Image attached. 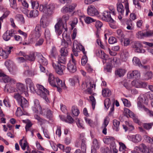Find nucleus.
I'll return each mask as SVG.
<instances>
[{"mask_svg":"<svg viewBox=\"0 0 153 153\" xmlns=\"http://www.w3.org/2000/svg\"><path fill=\"white\" fill-rule=\"evenodd\" d=\"M122 100L125 106L127 107H129L131 106V103L128 100L126 99H123Z\"/></svg>","mask_w":153,"mask_h":153,"instance_id":"obj_56","label":"nucleus"},{"mask_svg":"<svg viewBox=\"0 0 153 153\" xmlns=\"http://www.w3.org/2000/svg\"><path fill=\"white\" fill-rule=\"evenodd\" d=\"M142 47V45L139 42H135L132 44L133 48L135 49V52L138 53H142L143 51L144 52V50H142L141 49Z\"/></svg>","mask_w":153,"mask_h":153,"instance_id":"obj_15","label":"nucleus"},{"mask_svg":"<svg viewBox=\"0 0 153 153\" xmlns=\"http://www.w3.org/2000/svg\"><path fill=\"white\" fill-rule=\"evenodd\" d=\"M125 123L126 124L127 126L128 130L129 131H132L134 129V127L131 123H130L129 122L127 121L125 122Z\"/></svg>","mask_w":153,"mask_h":153,"instance_id":"obj_46","label":"nucleus"},{"mask_svg":"<svg viewBox=\"0 0 153 153\" xmlns=\"http://www.w3.org/2000/svg\"><path fill=\"white\" fill-rule=\"evenodd\" d=\"M90 101L92 103V107L93 109H94L95 107V105L96 103L95 99L93 96H91L89 97Z\"/></svg>","mask_w":153,"mask_h":153,"instance_id":"obj_48","label":"nucleus"},{"mask_svg":"<svg viewBox=\"0 0 153 153\" xmlns=\"http://www.w3.org/2000/svg\"><path fill=\"white\" fill-rule=\"evenodd\" d=\"M71 57L72 59L70 60L68 63L67 68L70 72L73 73L76 71L77 68L76 61L74 59L72 54H71Z\"/></svg>","mask_w":153,"mask_h":153,"instance_id":"obj_3","label":"nucleus"},{"mask_svg":"<svg viewBox=\"0 0 153 153\" xmlns=\"http://www.w3.org/2000/svg\"><path fill=\"white\" fill-rule=\"evenodd\" d=\"M102 19L103 20L110 23H114V20L111 18L110 12L108 11H105L102 13Z\"/></svg>","mask_w":153,"mask_h":153,"instance_id":"obj_8","label":"nucleus"},{"mask_svg":"<svg viewBox=\"0 0 153 153\" xmlns=\"http://www.w3.org/2000/svg\"><path fill=\"white\" fill-rule=\"evenodd\" d=\"M117 10L118 12L121 14H123L124 10L123 6L121 3L117 2Z\"/></svg>","mask_w":153,"mask_h":153,"instance_id":"obj_26","label":"nucleus"},{"mask_svg":"<svg viewBox=\"0 0 153 153\" xmlns=\"http://www.w3.org/2000/svg\"><path fill=\"white\" fill-rule=\"evenodd\" d=\"M51 55L53 57H55L57 55V53L56 51V48L53 46L52 47L51 50Z\"/></svg>","mask_w":153,"mask_h":153,"instance_id":"obj_57","label":"nucleus"},{"mask_svg":"<svg viewBox=\"0 0 153 153\" xmlns=\"http://www.w3.org/2000/svg\"><path fill=\"white\" fill-rule=\"evenodd\" d=\"M10 3V6L12 8L15 9H17V7L16 4V0H9Z\"/></svg>","mask_w":153,"mask_h":153,"instance_id":"obj_42","label":"nucleus"},{"mask_svg":"<svg viewBox=\"0 0 153 153\" xmlns=\"http://www.w3.org/2000/svg\"><path fill=\"white\" fill-rule=\"evenodd\" d=\"M152 76V73L151 72H147L145 75V79H149Z\"/></svg>","mask_w":153,"mask_h":153,"instance_id":"obj_62","label":"nucleus"},{"mask_svg":"<svg viewBox=\"0 0 153 153\" xmlns=\"http://www.w3.org/2000/svg\"><path fill=\"white\" fill-rule=\"evenodd\" d=\"M137 108L139 110L142 111H145L146 113L148 112L149 109L142 104H137Z\"/></svg>","mask_w":153,"mask_h":153,"instance_id":"obj_36","label":"nucleus"},{"mask_svg":"<svg viewBox=\"0 0 153 153\" xmlns=\"http://www.w3.org/2000/svg\"><path fill=\"white\" fill-rule=\"evenodd\" d=\"M136 36L139 39H141L143 37H145V33H143V32L141 31L138 32L136 34Z\"/></svg>","mask_w":153,"mask_h":153,"instance_id":"obj_60","label":"nucleus"},{"mask_svg":"<svg viewBox=\"0 0 153 153\" xmlns=\"http://www.w3.org/2000/svg\"><path fill=\"white\" fill-rule=\"evenodd\" d=\"M19 143L20 145L23 150H25L26 147L27 149L29 148L27 142L26 140H24V137L20 140Z\"/></svg>","mask_w":153,"mask_h":153,"instance_id":"obj_19","label":"nucleus"},{"mask_svg":"<svg viewBox=\"0 0 153 153\" xmlns=\"http://www.w3.org/2000/svg\"><path fill=\"white\" fill-rule=\"evenodd\" d=\"M60 55L64 56H68V51L67 48H62L60 50Z\"/></svg>","mask_w":153,"mask_h":153,"instance_id":"obj_32","label":"nucleus"},{"mask_svg":"<svg viewBox=\"0 0 153 153\" xmlns=\"http://www.w3.org/2000/svg\"><path fill=\"white\" fill-rule=\"evenodd\" d=\"M134 75V78L138 79L140 77V72L137 70L133 71Z\"/></svg>","mask_w":153,"mask_h":153,"instance_id":"obj_61","label":"nucleus"},{"mask_svg":"<svg viewBox=\"0 0 153 153\" xmlns=\"http://www.w3.org/2000/svg\"><path fill=\"white\" fill-rule=\"evenodd\" d=\"M124 112L127 114L130 117L132 118H134L135 116L134 113L131 111L129 109L127 108H124Z\"/></svg>","mask_w":153,"mask_h":153,"instance_id":"obj_35","label":"nucleus"},{"mask_svg":"<svg viewBox=\"0 0 153 153\" xmlns=\"http://www.w3.org/2000/svg\"><path fill=\"white\" fill-rule=\"evenodd\" d=\"M38 61L40 63L44 65H47L48 64V62L46 59L41 55L39 57Z\"/></svg>","mask_w":153,"mask_h":153,"instance_id":"obj_29","label":"nucleus"},{"mask_svg":"<svg viewBox=\"0 0 153 153\" xmlns=\"http://www.w3.org/2000/svg\"><path fill=\"white\" fill-rule=\"evenodd\" d=\"M18 103L23 108L27 106L28 105L27 101L23 97L22 98V99L18 102Z\"/></svg>","mask_w":153,"mask_h":153,"instance_id":"obj_20","label":"nucleus"},{"mask_svg":"<svg viewBox=\"0 0 153 153\" xmlns=\"http://www.w3.org/2000/svg\"><path fill=\"white\" fill-rule=\"evenodd\" d=\"M56 84L57 86L61 87V88L64 89L66 88V86L64 82H62L59 78L56 81Z\"/></svg>","mask_w":153,"mask_h":153,"instance_id":"obj_31","label":"nucleus"},{"mask_svg":"<svg viewBox=\"0 0 153 153\" xmlns=\"http://www.w3.org/2000/svg\"><path fill=\"white\" fill-rule=\"evenodd\" d=\"M52 66L55 69L56 72L60 75L63 74V71L66 68L65 66L61 64L56 65V64L53 63Z\"/></svg>","mask_w":153,"mask_h":153,"instance_id":"obj_5","label":"nucleus"},{"mask_svg":"<svg viewBox=\"0 0 153 153\" xmlns=\"http://www.w3.org/2000/svg\"><path fill=\"white\" fill-rule=\"evenodd\" d=\"M134 150L139 151L143 153H150L149 149L144 144L142 143L134 148Z\"/></svg>","mask_w":153,"mask_h":153,"instance_id":"obj_7","label":"nucleus"},{"mask_svg":"<svg viewBox=\"0 0 153 153\" xmlns=\"http://www.w3.org/2000/svg\"><path fill=\"white\" fill-rule=\"evenodd\" d=\"M82 86H85L87 92L89 94H91L93 89H94L96 86V84L92 80H89L86 82L85 84H83Z\"/></svg>","mask_w":153,"mask_h":153,"instance_id":"obj_4","label":"nucleus"},{"mask_svg":"<svg viewBox=\"0 0 153 153\" xmlns=\"http://www.w3.org/2000/svg\"><path fill=\"white\" fill-rule=\"evenodd\" d=\"M0 56H1L4 59H6L8 57V55L5 51L0 47Z\"/></svg>","mask_w":153,"mask_h":153,"instance_id":"obj_47","label":"nucleus"},{"mask_svg":"<svg viewBox=\"0 0 153 153\" xmlns=\"http://www.w3.org/2000/svg\"><path fill=\"white\" fill-rule=\"evenodd\" d=\"M35 118L36 119L39 123H40L41 125H42L45 123V120L40 118L39 116L37 115H35L34 116Z\"/></svg>","mask_w":153,"mask_h":153,"instance_id":"obj_43","label":"nucleus"},{"mask_svg":"<svg viewBox=\"0 0 153 153\" xmlns=\"http://www.w3.org/2000/svg\"><path fill=\"white\" fill-rule=\"evenodd\" d=\"M47 5L41 4L40 5L39 10L40 11L46 13Z\"/></svg>","mask_w":153,"mask_h":153,"instance_id":"obj_50","label":"nucleus"},{"mask_svg":"<svg viewBox=\"0 0 153 153\" xmlns=\"http://www.w3.org/2000/svg\"><path fill=\"white\" fill-rule=\"evenodd\" d=\"M129 56L128 53L127 51H124L121 55V58L123 62H126Z\"/></svg>","mask_w":153,"mask_h":153,"instance_id":"obj_25","label":"nucleus"},{"mask_svg":"<svg viewBox=\"0 0 153 153\" xmlns=\"http://www.w3.org/2000/svg\"><path fill=\"white\" fill-rule=\"evenodd\" d=\"M36 87L37 89L36 92L37 94L44 99L47 102H49V99L47 97L49 95L48 91L43 86L39 84L37 85Z\"/></svg>","mask_w":153,"mask_h":153,"instance_id":"obj_2","label":"nucleus"},{"mask_svg":"<svg viewBox=\"0 0 153 153\" xmlns=\"http://www.w3.org/2000/svg\"><path fill=\"white\" fill-rule=\"evenodd\" d=\"M88 61V58L86 55H84L81 59V64L84 65L87 63Z\"/></svg>","mask_w":153,"mask_h":153,"instance_id":"obj_59","label":"nucleus"},{"mask_svg":"<svg viewBox=\"0 0 153 153\" xmlns=\"http://www.w3.org/2000/svg\"><path fill=\"white\" fill-rule=\"evenodd\" d=\"M20 94L19 93H15L13 95V98L16 100L18 102L22 99V98L23 97L21 96Z\"/></svg>","mask_w":153,"mask_h":153,"instance_id":"obj_44","label":"nucleus"},{"mask_svg":"<svg viewBox=\"0 0 153 153\" xmlns=\"http://www.w3.org/2000/svg\"><path fill=\"white\" fill-rule=\"evenodd\" d=\"M66 56H64L61 55H59L58 56V59L59 62L65 64L66 61Z\"/></svg>","mask_w":153,"mask_h":153,"instance_id":"obj_38","label":"nucleus"},{"mask_svg":"<svg viewBox=\"0 0 153 153\" xmlns=\"http://www.w3.org/2000/svg\"><path fill=\"white\" fill-rule=\"evenodd\" d=\"M132 86L135 87L137 88H145L147 86L146 83L142 82L137 80H134L131 82Z\"/></svg>","mask_w":153,"mask_h":153,"instance_id":"obj_10","label":"nucleus"},{"mask_svg":"<svg viewBox=\"0 0 153 153\" xmlns=\"http://www.w3.org/2000/svg\"><path fill=\"white\" fill-rule=\"evenodd\" d=\"M101 153H111L109 148L107 147L102 148L101 150Z\"/></svg>","mask_w":153,"mask_h":153,"instance_id":"obj_64","label":"nucleus"},{"mask_svg":"<svg viewBox=\"0 0 153 153\" xmlns=\"http://www.w3.org/2000/svg\"><path fill=\"white\" fill-rule=\"evenodd\" d=\"M114 139L113 137H108L106 138H105L103 141L106 144H109L114 141Z\"/></svg>","mask_w":153,"mask_h":153,"instance_id":"obj_39","label":"nucleus"},{"mask_svg":"<svg viewBox=\"0 0 153 153\" xmlns=\"http://www.w3.org/2000/svg\"><path fill=\"white\" fill-rule=\"evenodd\" d=\"M120 3H125V8L126 10V15L127 16L129 12V9L128 4V0H118V2Z\"/></svg>","mask_w":153,"mask_h":153,"instance_id":"obj_24","label":"nucleus"},{"mask_svg":"<svg viewBox=\"0 0 153 153\" xmlns=\"http://www.w3.org/2000/svg\"><path fill=\"white\" fill-rule=\"evenodd\" d=\"M126 70L123 68H118L116 70L115 73L116 75L119 77H121L124 75L126 73Z\"/></svg>","mask_w":153,"mask_h":153,"instance_id":"obj_23","label":"nucleus"},{"mask_svg":"<svg viewBox=\"0 0 153 153\" xmlns=\"http://www.w3.org/2000/svg\"><path fill=\"white\" fill-rule=\"evenodd\" d=\"M104 104L105 107L108 109L110 105V100L109 98L106 99L104 102Z\"/></svg>","mask_w":153,"mask_h":153,"instance_id":"obj_52","label":"nucleus"},{"mask_svg":"<svg viewBox=\"0 0 153 153\" xmlns=\"http://www.w3.org/2000/svg\"><path fill=\"white\" fill-rule=\"evenodd\" d=\"M109 121V118L108 117H105L104 119V121L102 125V127H106L108 125Z\"/></svg>","mask_w":153,"mask_h":153,"instance_id":"obj_54","label":"nucleus"},{"mask_svg":"<svg viewBox=\"0 0 153 153\" xmlns=\"http://www.w3.org/2000/svg\"><path fill=\"white\" fill-rule=\"evenodd\" d=\"M88 14L90 16H94L98 14L99 13L95 7L93 5H90L88 6L87 9Z\"/></svg>","mask_w":153,"mask_h":153,"instance_id":"obj_9","label":"nucleus"},{"mask_svg":"<svg viewBox=\"0 0 153 153\" xmlns=\"http://www.w3.org/2000/svg\"><path fill=\"white\" fill-rule=\"evenodd\" d=\"M129 137L132 142L135 143H137L140 142L142 140L141 136L138 134L130 136Z\"/></svg>","mask_w":153,"mask_h":153,"instance_id":"obj_18","label":"nucleus"},{"mask_svg":"<svg viewBox=\"0 0 153 153\" xmlns=\"http://www.w3.org/2000/svg\"><path fill=\"white\" fill-rule=\"evenodd\" d=\"M97 55L100 58L103 60V62L105 63L107 60H108L109 59H108V56L106 55L103 51H98V53H97Z\"/></svg>","mask_w":153,"mask_h":153,"instance_id":"obj_16","label":"nucleus"},{"mask_svg":"<svg viewBox=\"0 0 153 153\" xmlns=\"http://www.w3.org/2000/svg\"><path fill=\"white\" fill-rule=\"evenodd\" d=\"M33 110L35 112H39L41 114H43V112L41 107L39 101L37 99H35L33 102V105L32 106Z\"/></svg>","mask_w":153,"mask_h":153,"instance_id":"obj_6","label":"nucleus"},{"mask_svg":"<svg viewBox=\"0 0 153 153\" xmlns=\"http://www.w3.org/2000/svg\"><path fill=\"white\" fill-rule=\"evenodd\" d=\"M68 41V42L66 41L64 39L62 40L61 45L63 47V48H67L68 46L69 43L71 42V40H69Z\"/></svg>","mask_w":153,"mask_h":153,"instance_id":"obj_41","label":"nucleus"},{"mask_svg":"<svg viewBox=\"0 0 153 153\" xmlns=\"http://www.w3.org/2000/svg\"><path fill=\"white\" fill-rule=\"evenodd\" d=\"M39 15V12L37 10H32L29 12L28 17L34 18L37 17Z\"/></svg>","mask_w":153,"mask_h":153,"instance_id":"obj_27","label":"nucleus"},{"mask_svg":"<svg viewBox=\"0 0 153 153\" xmlns=\"http://www.w3.org/2000/svg\"><path fill=\"white\" fill-rule=\"evenodd\" d=\"M146 97L145 95H140L137 99V105L138 104H142V103H147Z\"/></svg>","mask_w":153,"mask_h":153,"instance_id":"obj_21","label":"nucleus"},{"mask_svg":"<svg viewBox=\"0 0 153 153\" xmlns=\"http://www.w3.org/2000/svg\"><path fill=\"white\" fill-rule=\"evenodd\" d=\"M54 7L53 4L47 5L46 13L51 14L52 11L54 9Z\"/></svg>","mask_w":153,"mask_h":153,"instance_id":"obj_33","label":"nucleus"},{"mask_svg":"<svg viewBox=\"0 0 153 153\" xmlns=\"http://www.w3.org/2000/svg\"><path fill=\"white\" fill-rule=\"evenodd\" d=\"M71 111L73 114L75 116H78L79 113V111L78 108L75 106L72 107Z\"/></svg>","mask_w":153,"mask_h":153,"instance_id":"obj_30","label":"nucleus"},{"mask_svg":"<svg viewBox=\"0 0 153 153\" xmlns=\"http://www.w3.org/2000/svg\"><path fill=\"white\" fill-rule=\"evenodd\" d=\"M46 115L48 118H50L53 117V113L50 110L47 109L46 110Z\"/></svg>","mask_w":153,"mask_h":153,"instance_id":"obj_58","label":"nucleus"},{"mask_svg":"<svg viewBox=\"0 0 153 153\" xmlns=\"http://www.w3.org/2000/svg\"><path fill=\"white\" fill-rule=\"evenodd\" d=\"M69 16L66 14L63 15L62 18L59 19L58 22L54 26L55 32L58 35H60L63 30H64L65 31H67L66 22L69 20Z\"/></svg>","mask_w":153,"mask_h":153,"instance_id":"obj_1","label":"nucleus"},{"mask_svg":"<svg viewBox=\"0 0 153 153\" xmlns=\"http://www.w3.org/2000/svg\"><path fill=\"white\" fill-rule=\"evenodd\" d=\"M61 11L63 13L71 12L68 6H64L61 10Z\"/></svg>","mask_w":153,"mask_h":153,"instance_id":"obj_55","label":"nucleus"},{"mask_svg":"<svg viewBox=\"0 0 153 153\" xmlns=\"http://www.w3.org/2000/svg\"><path fill=\"white\" fill-rule=\"evenodd\" d=\"M18 55L20 56H23L25 57V59L31 61H33L35 59V55L34 53H32L29 56L26 55L23 52L20 51L18 54Z\"/></svg>","mask_w":153,"mask_h":153,"instance_id":"obj_14","label":"nucleus"},{"mask_svg":"<svg viewBox=\"0 0 153 153\" xmlns=\"http://www.w3.org/2000/svg\"><path fill=\"white\" fill-rule=\"evenodd\" d=\"M120 122L119 121L116 120H113V129L115 131H117L119 130V125Z\"/></svg>","mask_w":153,"mask_h":153,"instance_id":"obj_28","label":"nucleus"},{"mask_svg":"<svg viewBox=\"0 0 153 153\" xmlns=\"http://www.w3.org/2000/svg\"><path fill=\"white\" fill-rule=\"evenodd\" d=\"M84 21L85 23L87 24H89L95 22V20L94 19L88 16L85 18Z\"/></svg>","mask_w":153,"mask_h":153,"instance_id":"obj_45","label":"nucleus"},{"mask_svg":"<svg viewBox=\"0 0 153 153\" xmlns=\"http://www.w3.org/2000/svg\"><path fill=\"white\" fill-rule=\"evenodd\" d=\"M14 34V30L13 29L7 30L3 34V38L5 41H8L10 39L11 37Z\"/></svg>","mask_w":153,"mask_h":153,"instance_id":"obj_12","label":"nucleus"},{"mask_svg":"<svg viewBox=\"0 0 153 153\" xmlns=\"http://www.w3.org/2000/svg\"><path fill=\"white\" fill-rule=\"evenodd\" d=\"M58 77H55L52 73H49L48 75V81L50 85L53 87L57 86L56 81L58 79Z\"/></svg>","mask_w":153,"mask_h":153,"instance_id":"obj_13","label":"nucleus"},{"mask_svg":"<svg viewBox=\"0 0 153 153\" xmlns=\"http://www.w3.org/2000/svg\"><path fill=\"white\" fill-rule=\"evenodd\" d=\"M153 125V123H144L143 125V126L145 128L147 129H149L151 128Z\"/></svg>","mask_w":153,"mask_h":153,"instance_id":"obj_53","label":"nucleus"},{"mask_svg":"<svg viewBox=\"0 0 153 153\" xmlns=\"http://www.w3.org/2000/svg\"><path fill=\"white\" fill-rule=\"evenodd\" d=\"M100 146L97 140L96 139H94L93 141V148H95L96 149L99 148Z\"/></svg>","mask_w":153,"mask_h":153,"instance_id":"obj_51","label":"nucleus"},{"mask_svg":"<svg viewBox=\"0 0 153 153\" xmlns=\"http://www.w3.org/2000/svg\"><path fill=\"white\" fill-rule=\"evenodd\" d=\"M132 62L133 64L134 65H138L139 67L142 65L139 59L136 57H133Z\"/></svg>","mask_w":153,"mask_h":153,"instance_id":"obj_34","label":"nucleus"},{"mask_svg":"<svg viewBox=\"0 0 153 153\" xmlns=\"http://www.w3.org/2000/svg\"><path fill=\"white\" fill-rule=\"evenodd\" d=\"M0 73L2 74H0V77H2V79L5 83L10 82L12 83L15 82V81L13 79L6 75L2 71H1Z\"/></svg>","mask_w":153,"mask_h":153,"instance_id":"obj_11","label":"nucleus"},{"mask_svg":"<svg viewBox=\"0 0 153 153\" xmlns=\"http://www.w3.org/2000/svg\"><path fill=\"white\" fill-rule=\"evenodd\" d=\"M144 137L147 143L151 144H153V137H151L147 135H145Z\"/></svg>","mask_w":153,"mask_h":153,"instance_id":"obj_49","label":"nucleus"},{"mask_svg":"<svg viewBox=\"0 0 153 153\" xmlns=\"http://www.w3.org/2000/svg\"><path fill=\"white\" fill-rule=\"evenodd\" d=\"M17 90L19 92H20L21 94L25 92V89L24 85L20 83H18L17 84Z\"/></svg>","mask_w":153,"mask_h":153,"instance_id":"obj_22","label":"nucleus"},{"mask_svg":"<svg viewBox=\"0 0 153 153\" xmlns=\"http://www.w3.org/2000/svg\"><path fill=\"white\" fill-rule=\"evenodd\" d=\"M45 36L47 40L49 39L51 37L50 31L48 28H46L45 31Z\"/></svg>","mask_w":153,"mask_h":153,"instance_id":"obj_40","label":"nucleus"},{"mask_svg":"<svg viewBox=\"0 0 153 153\" xmlns=\"http://www.w3.org/2000/svg\"><path fill=\"white\" fill-rule=\"evenodd\" d=\"M25 69L26 70L24 72V74L26 76H33L35 74L34 70L30 69L28 66L25 67Z\"/></svg>","mask_w":153,"mask_h":153,"instance_id":"obj_17","label":"nucleus"},{"mask_svg":"<svg viewBox=\"0 0 153 153\" xmlns=\"http://www.w3.org/2000/svg\"><path fill=\"white\" fill-rule=\"evenodd\" d=\"M102 95L103 97L109 96L111 95V91L108 89H104L102 90Z\"/></svg>","mask_w":153,"mask_h":153,"instance_id":"obj_37","label":"nucleus"},{"mask_svg":"<svg viewBox=\"0 0 153 153\" xmlns=\"http://www.w3.org/2000/svg\"><path fill=\"white\" fill-rule=\"evenodd\" d=\"M86 68L88 71L90 73L94 71V69L92 67L88 64H87L86 65Z\"/></svg>","mask_w":153,"mask_h":153,"instance_id":"obj_63","label":"nucleus"}]
</instances>
